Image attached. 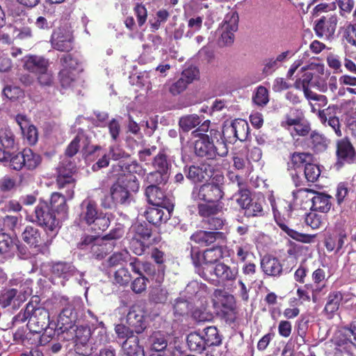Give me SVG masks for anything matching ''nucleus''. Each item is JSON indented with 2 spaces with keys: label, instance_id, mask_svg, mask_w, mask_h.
<instances>
[{
  "label": "nucleus",
  "instance_id": "nucleus-1",
  "mask_svg": "<svg viewBox=\"0 0 356 356\" xmlns=\"http://www.w3.org/2000/svg\"><path fill=\"white\" fill-rule=\"evenodd\" d=\"M79 218L81 223L86 224L96 233L105 231L110 225V215L98 208L97 202L88 197L79 205Z\"/></svg>",
  "mask_w": 356,
  "mask_h": 356
},
{
  "label": "nucleus",
  "instance_id": "nucleus-2",
  "mask_svg": "<svg viewBox=\"0 0 356 356\" xmlns=\"http://www.w3.org/2000/svg\"><path fill=\"white\" fill-rule=\"evenodd\" d=\"M39 298L32 297L24 310L14 317L17 322L24 323L29 320L28 325L35 332H41L49 326V314L44 307L38 306Z\"/></svg>",
  "mask_w": 356,
  "mask_h": 356
},
{
  "label": "nucleus",
  "instance_id": "nucleus-3",
  "mask_svg": "<svg viewBox=\"0 0 356 356\" xmlns=\"http://www.w3.org/2000/svg\"><path fill=\"white\" fill-rule=\"evenodd\" d=\"M60 217L56 216V213L50 208L47 202H40L35 207L34 214L30 221L36 223L44 229L50 238L45 242V245L51 244L52 239L58 234L60 228Z\"/></svg>",
  "mask_w": 356,
  "mask_h": 356
},
{
  "label": "nucleus",
  "instance_id": "nucleus-4",
  "mask_svg": "<svg viewBox=\"0 0 356 356\" xmlns=\"http://www.w3.org/2000/svg\"><path fill=\"white\" fill-rule=\"evenodd\" d=\"M129 234L131 235L133 243H139L140 247L134 250L138 255L142 254L146 248L160 241V237L152 233V227L146 222L133 225L130 227Z\"/></svg>",
  "mask_w": 356,
  "mask_h": 356
},
{
  "label": "nucleus",
  "instance_id": "nucleus-5",
  "mask_svg": "<svg viewBox=\"0 0 356 356\" xmlns=\"http://www.w3.org/2000/svg\"><path fill=\"white\" fill-rule=\"evenodd\" d=\"M194 149L197 156L205 157L207 159H214L216 156L222 157L228 152L224 142L218 141L217 145H214L207 134H202L195 142Z\"/></svg>",
  "mask_w": 356,
  "mask_h": 356
},
{
  "label": "nucleus",
  "instance_id": "nucleus-6",
  "mask_svg": "<svg viewBox=\"0 0 356 356\" xmlns=\"http://www.w3.org/2000/svg\"><path fill=\"white\" fill-rule=\"evenodd\" d=\"M64 305L58 316V325L61 332H70L75 327V323L79 318L81 303L78 300L69 301L68 298H62Z\"/></svg>",
  "mask_w": 356,
  "mask_h": 356
},
{
  "label": "nucleus",
  "instance_id": "nucleus-7",
  "mask_svg": "<svg viewBox=\"0 0 356 356\" xmlns=\"http://www.w3.org/2000/svg\"><path fill=\"white\" fill-rule=\"evenodd\" d=\"M24 68L36 74L38 81L42 86H49L51 82V75L48 72L49 60L42 56L29 55L23 60Z\"/></svg>",
  "mask_w": 356,
  "mask_h": 356
},
{
  "label": "nucleus",
  "instance_id": "nucleus-8",
  "mask_svg": "<svg viewBox=\"0 0 356 356\" xmlns=\"http://www.w3.org/2000/svg\"><path fill=\"white\" fill-rule=\"evenodd\" d=\"M61 69L58 76L63 87L72 86V83L75 80L74 72H81L83 70L81 60L72 54L63 55L60 58Z\"/></svg>",
  "mask_w": 356,
  "mask_h": 356
},
{
  "label": "nucleus",
  "instance_id": "nucleus-9",
  "mask_svg": "<svg viewBox=\"0 0 356 356\" xmlns=\"http://www.w3.org/2000/svg\"><path fill=\"white\" fill-rule=\"evenodd\" d=\"M338 350L353 355L356 351V318L348 325L343 326L335 338Z\"/></svg>",
  "mask_w": 356,
  "mask_h": 356
},
{
  "label": "nucleus",
  "instance_id": "nucleus-10",
  "mask_svg": "<svg viewBox=\"0 0 356 356\" xmlns=\"http://www.w3.org/2000/svg\"><path fill=\"white\" fill-rule=\"evenodd\" d=\"M196 273L206 280L215 281V278H219L222 281L235 279L236 271L231 269L228 266L218 263L214 265L209 264L203 269L197 268Z\"/></svg>",
  "mask_w": 356,
  "mask_h": 356
},
{
  "label": "nucleus",
  "instance_id": "nucleus-11",
  "mask_svg": "<svg viewBox=\"0 0 356 356\" xmlns=\"http://www.w3.org/2000/svg\"><path fill=\"white\" fill-rule=\"evenodd\" d=\"M221 187L215 184H204L193 187L191 198L195 201H204L208 203H217L223 197Z\"/></svg>",
  "mask_w": 356,
  "mask_h": 356
},
{
  "label": "nucleus",
  "instance_id": "nucleus-12",
  "mask_svg": "<svg viewBox=\"0 0 356 356\" xmlns=\"http://www.w3.org/2000/svg\"><path fill=\"white\" fill-rule=\"evenodd\" d=\"M56 183L59 188H67V196L70 199L74 197L75 179L72 175L75 172V165L70 161H63L57 168Z\"/></svg>",
  "mask_w": 356,
  "mask_h": 356
},
{
  "label": "nucleus",
  "instance_id": "nucleus-13",
  "mask_svg": "<svg viewBox=\"0 0 356 356\" xmlns=\"http://www.w3.org/2000/svg\"><path fill=\"white\" fill-rule=\"evenodd\" d=\"M223 246L221 243L218 244L216 246L206 250L203 254L197 251L191 252V258L197 268H204L209 264L214 265L217 261L223 257Z\"/></svg>",
  "mask_w": 356,
  "mask_h": 356
},
{
  "label": "nucleus",
  "instance_id": "nucleus-14",
  "mask_svg": "<svg viewBox=\"0 0 356 356\" xmlns=\"http://www.w3.org/2000/svg\"><path fill=\"white\" fill-rule=\"evenodd\" d=\"M30 291H18L16 289H3L0 292V306L3 308L10 307L16 310L26 300Z\"/></svg>",
  "mask_w": 356,
  "mask_h": 356
},
{
  "label": "nucleus",
  "instance_id": "nucleus-15",
  "mask_svg": "<svg viewBox=\"0 0 356 356\" xmlns=\"http://www.w3.org/2000/svg\"><path fill=\"white\" fill-rule=\"evenodd\" d=\"M338 23L337 15L327 14L315 21L314 30L316 35L321 38H332Z\"/></svg>",
  "mask_w": 356,
  "mask_h": 356
},
{
  "label": "nucleus",
  "instance_id": "nucleus-16",
  "mask_svg": "<svg viewBox=\"0 0 356 356\" xmlns=\"http://www.w3.org/2000/svg\"><path fill=\"white\" fill-rule=\"evenodd\" d=\"M213 305L216 309H224L231 312L230 318L227 319L229 323H234L235 316L234 309L235 307V300L232 295L225 290L216 289L212 295Z\"/></svg>",
  "mask_w": 356,
  "mask_h": 356
},
{
  "label": "nucleus",
  "instance_id": "nucleus-17",
  "mask_svg": "<svg viewBox=\"0 0 356 356\" xmlns=\"http://www.w3.org/2000/svg\"><path fill=\"white\" fill-rule=\"evenodd\" d=\"M238 29L237 18L227 16L224 22L218 28V33L220 38L218 44L220 47L230 46L234 41V32Z\"/></svg>",
  "mask_w": 356,
  "mask_h": 356
},
{
  "label": "nucleus",
  "instance_id": "nucleus-18",
  "mask_svg": "<svg viewBox=\"0 0 356 356\" xmlns=\"http://www.w3.org/2000/svg\"><path fill=\"white\" fill-rule=\"evenodd\" d=\"M126 323L136 334L143 333L147 327V321L145 312L138 306L130 308L126 316Z\"/></svg>",
  "mask_w": 356,
  "mask_h": 356
},
{
  "label": "nucleus",
  "instance_id": "nucleus-19",
  "mask_svg": "<svg viewBox=\"0 0 356 356\" xmlns=\"http://www.w3.org/2000/svg\"><path fill=\"white\" fill-rule=\"evenodd\" d=\"M275 220L280 228L293 239L304 243H310L314 241L316 235L300 233L289 228L281 218V212L273 206Z\"/></svg>",
  "mask_w": 356,
  "mask_h": 356
},
{
  "label": "nucleus",
  "instance_id": "nucleus-20",
  "mask_svg": "<svg viewBox=\"0 0 356 356\" xmlns=\"http://www.w3.org/2000/svg\"><path fill=\"white\" fill-rule=\"evenodd\" d=\"M145 195L148 203L152 206L162 207V208L173 211L174 205L157 186H148L145 189Z\"/></svg>",
  "mask_w": 356,
  "mask_h": 356
},
{
  "label": "nucleus",
  "instance_id": "nucleus-21",
  "mask_svg": "<svg viewBox=\"0 0 356 356\" xmlns=\"http://www.w3.org/2000/svg\"><path fill=\"white\" fill-rule=\"evenodd\" d=\"M51 46L60 51H69L72 49V35L70 31L59 29L51 36Z\"/></svg>",
  "mask_w": 356,
  "mask_h": 356
},
{
  "label": "nucleus",
  "instance_id": "nucleus-22",
  "mask_svg": "<svg viewBox=\"0 0 356 356\" xmlns=\"http://www.w3.org/2000/svg\"><path fill=\"white\" fill-rule=\"evenodd\" d=\"M184 171L186 178L193 182L203 181L213 175L211 166L204 164L200 166L185 167Z\"/></svg>",
  "mask_w": 356,
  "mask_h": 356
},
{
  "label": "nucleus",
  "instance_id": "nucleus-23",
  "mask_svg": "<svg viewBox=\"0 0 356 356\" xmlns=\"http://www.w3.org/2000/svg\"><path fill=\"white\" fill-rule=\"evenodd\" d=\"M336 152L338 161L341 163H352L356 155L354 147L347 138L337 141Z\"/></svg>",
  "mask_w": 356,
  "mask_h": 356
},
{
  "label": "nucleus",
  "instance_id": "nucleus-24",
  "mask_svg": "<svg viewBox=\"0 0 356 356\" xmlns=\"http://www.w3.org/2000/svg\"><path fill=\"white\" fill-rule=\"evenodd\" d=\"M191 239L201 245H209L211 243L218 241V244L223 243L225 235L220 232H207L199 230L194 233Z\"/></svg>",
  "mask_w": 356,
  "mask_h": 356
},
{
  "label": "nucleus",
  "instance_id": "nucleus-25",
  "mask_svg": "<svg viewBox=\"0 0 356 356\" xmlns=\"http://www.w3.org/2000/svg\"><path fill=\"white\" fill-rule=\"evenodd\" d=\"M347 234L344 231L327 232L325 235L324 245L328 252H338L343 248Z\"/></svg>",
  "mask_w": 356,
  "mask_h": 356
},
{
  "label": "nucleus",
  "instance_id": "nucleus-26",
  "mask_svg": "<svg viewBox=\"0 0 356 356\" xmlns=\"http://www.w3.org/2000/svg\"><path fill=\"white\" fill-rule=\"evenodd\" d=\"M172 211L162 208V207L152 206L145 211L147 220L154 225L159 226L170 219Z\"/></svg>",
  "mask_w": 356,
  "mask_h": 356
},
{
  "label": "nucleus",
  "instance_id": "nucleus-27",
  "mask_svg": "<svg viewBox=\"0 0 356 356\" xmlns=\"http://www.w3.org/2000/svg\"><path fill=\"white\" fill-rule=\"evenodd\" d=\"M70 200L65 195H63L58 192H54L51 194L50 198V208L60 217L61 219H65L67 216L68 206L66 203L67 200Z\"/></svg>",
  "mask_w": 356,
  "mask_h": 356
},
{
  "label": "nucleus",
  "instance_id": "nucleus-28",
  "mask_svg": "<svg viewBox=\"0 0 356 356\" xmlns=\"http://www.w3.org/2000/svg\"><path fill=\"white\" fill-rule=\"evenodd\" d=\"M318 118L322 124L332 127L337 136L341 137L342 136L339 120L335 116V114L330 107L319 110L318 112Z\"/></svg>",
  "mask_w": 356,
  "mask_h": 356
},
{
  "label": "nucleus",
  "instance_id": "nucleus-29",
  "mask_svg": "<svg viewBox=\"0 0 356 356\" xmlns=\"http://www.w3.org/2000/svg\"><path fill=\"white\" fill-rule=\"evenodd\" d=\"M261 267L265 274L277 277L282 273L283 267L280 260L270 255H265L261 261Z\"/></svg>",
  "mask_w": 356,
  "mask_h": 356
},
{
  "label": "nucleus",
  "instance_id": "nucleus-30",
  "mask_svg": "<svg viewBox=\"0 0 356 356\" xmlns=\"http://www.w3.org/2000/svg\"><path fill=\"white\" fill-rule=\"evenodd\" d=\"M51 271L54 276L63 279L60 283L64 286L65 280L73 276L76 270L74 266L70 263L58 261L52 264Z\"/></svg>",
  "mask_w": 356,
  "mask_h": 356
},
{
  "label": "nucleus",
  "instance_id": "nucleus-31",
  "mask_svg": "<svg viewBox=\"0 0 356 356\" xmlns=\"http://www.w3.org/2000/svg\"><path fill=\"white\" fill-rule=\"evenodd\" d=\"M265 204L264 195H253L246 204V217H260L264 215L263 205Z\"/></svg>",
  "mask_w": 356,
  "mask_h": 356
},
{
  "label": "nucleus",
  "instance_id": "nucleus-32",
  "mask_svg": "<svg viewBox=\"0 0 356 356\" xmlns=\"http://www.w3.org/2000/svg\"><path fill=\"white\" fill-rule=\"evenodd\" d=\"M111 197L113 203L115 204H128L131 201L129 191L119 183H115L111 186Z\"/></svg>",
  "mask_w": 356,
  "mask_h": 356
},
{
  "label": "nucleus",
  "instance_id": "nucleus-33",
  "mask_svg": "<svg viewBox=\"0 0 356 356\" xmlns=\"http://www.w3.org/2000/svg\"><path fill=\"white\" fill-rule=\"evenodd\" d=\"M22 240L30 247L39 248L42 242L40 230L31 225H27L22 233Z\"/></svg>",
  "mask_w": 356,
  "mask_h": 356
},
{
  "label": "nucleus",
  "instance_id": "nucleus-34",
  "mask_svg": "<svg viewBox=\"0 0 356 356\" xmlns=\"http://www.w3.org/2000/svg\"><path fill=\"white\" fill-rule=\"evenodd\" d=\"M186 342L188 348L197 353H202L207 347L202 334L198 332L190 333L187 336Z\"/></svg>",
  "mask_w": 356,
  "mask_h": 356
},
{
  "label": "nucleus",
  "instance_id": "nucleus-35",
  "mask_svg": "<svg viewBox=\"0 0 356 356\" xmlns=\"http://www.w3.org/2000/svg\"><path fill=\"white\" fill-rule=\"evenodd\" d=\"M302 75L296 79L294 86L296 89H309L318 83L319 76L312 72H301Z\"/></svg>",
  "mask_w": 356,
  "mask_h": 356
},
{
  "label": "nucleus",
  "instance_id": "nucleus-36",
  "mask_svg": "<svg viewBox=\"0 0 356 356\" xmlns=\"http://www.w3.org/2000/svg\"><path fill=\"white\" fill-rule=\"evenodd\" d=\"M332 197L322 193H316V195L312 198V209L321 213H327L331 208Z\"/></svg>",
  "mask_w": 356,
  "mask_h": 356
},
{
  "label": "nucleus",
  "instance_id": "nucleus-37",
  "mask_svg": "<svg viewBox=\"0 0 356 356\" xmlns=\"http://www.w3.org/2000/svg\"><path fill=\"white\" fill-rule=\"evenodd\" d=\"M139 339L136 336L133 339L124 340L122 348L127 356H145L143 348L139 346Z\"/></svg>",
  "mask_w": 356,
  "mask_h": 356
},
{
  "label": "nucleus",
  "instance_id": "nucleus-38",
  "mask_svg": "<svg viewBox=\"0 0 356 356\" xmlns=\"http://www.w3.org/2000/svg\"><path fill=\"white\" fill-rule=\"evenodd\" d=\"M309 140L310 146L314 152H322L327 148L329 140L316 130L310 132Z\"/></svg>",
  "mask_w": 356,
  "mask_h": 356
},
{
  "label": "nucleus",
  "instance_id": "nucleus-39",
  "mask_svg": "<svg viewBox=\"0 0 356 356\" xmlns=\"http://www.w3.org/2000/svg\"><path fill=\"white\" fill-rule=\"evenodd\" d=\"M199 74V70L196 67L190 66L188 68L185 69L181 74L180 78L175 83V87L177 89H185L188 84L193 82Z\"/></svg>",
  "mask_w": 356,
  "mask_h": 356
},
{
  "label": "nucleus",
  "instance_id": "nucleus-40",
  "mask_svg": "<svg viewBox=\"0 0 356 356\" xmlns=\"http://www.w3.org/2000/svg\"><path fill=\"white\" fill-rule=\"evenodd\" d=\"M304 118L305 115L301 109L293 108L284 115V119L280 122V126L284 129H289L293 124L302 121Z\"/></svg>",
  "mask_w": 356,
  "mask_h": 356
},
{
  "label": "nucleus",
  "instance_id": "nucleus-41",
  "mask_svg": "<svg viewBox=\"0 0 356 356\" xmlns=\"http://www.w3.org/2000/svg\"><path fill=\"white\" fill-rule=\"evenodd\" d=\"M75 329L74 327L71 330L74 332L75 347L79 346L81 348V346H85L88 343L91 338L92 332L90 327L88 325H81L79 326L75 325Z\"/></svg>",
  "mask_w": 356,
  "mask_h": 356
},
{
  "label": "nucleus",
  "instance_id": "nucleus-42",
  "mask_svg": "<svg viewBox=\"0 0 356 356\" xmlns=\"http://www.w3.org/2000/svg\"><path fill=\"white\" fill-rule=\"evenodd\" d=\"M169 335L163 332L157 331L152 334L149 337L152 350L159 353L165 349L168 346Z\"/></svg>",
  "mask_w": 356,
  "mask_h": 356
},
{
  "label": "nucleus",
  "instance_id": "nucleus-43",
  "mask_svg": "<svg viewBox=\"0 0 356 356\" xmlns=\"http://www.w3.org/2000/svg\"><path fill=\"white\" fill-rule=\"evenodd\" d=\"M152 165L154 170L168 172L171 167V162L164 149L160 150L153 158Z\"/></svg>",
  "mask_w": 356,
  "mask_h": 356
},
{
  "label": "nucleus",
  "instance_id": "nucleus-44",
  "mask_svg": "<svg viewBox=\"0 0 356 356\" xmlns=\"http://www.w3.org/2000/svg\"><path fill=\"white\" fill-rule=\"evenodd\" d=\"M191 300L186 297L180 296L175 300L172 304L173 313L175 316H183L188 314L192 309Z\"/></svg>",
  "mask_w": 356,
  "mask_h": 356
},
{
  "label": "nucleus",
  "instance_id": "nucleus-45",
  "mask_svg": "<svg viewBox=\"0 0 356 356\" xmlns=\"http://www.w3.org/2000/svg\"><path fill=\"white\" fill-rule=\"evenodd\" d=\"M10 161V166L15 170H20L24 168V149L16 154H12L9 151L3 152V156H0V161Z\"/></svg>",
  "mask_w": 356,
  "mask_h": 356
},
{
  "label": "nucleus",
  "instance_id": "nucleus-46",
  "mask_svg": "<svg viewBox=\"0 0 356 356\" xmlns=\"http://www.w3.org/2000/svg\"><path fill=\"white\" fill-rule=\"evenodd\" d=\"M343 298V294L340 291H335L330 292L327 296L324 311L327 314H333L339 309Z\"/></svg>",
  "mask_w": 356,
  "mask_h": 356
},
{
  "label": "nucleus",
  "instance_id": "nucleus-47",
  "mask_svg": "<svg viewBox=\"0 0 356 356\" xmlns=\"http://www.w3.org/2000/svg\"><path fill=\"white\" fill-rule=\"evenodd\" d=\"M202 334L207 347L221 344L222 338L216 327H207L202 330Z\"/></svg>",
  "mask_w": 356,
  "mask_h": 356
},
{
  "label": "nucleus",
  "instance_id": "nucleus-48",
  "mask_svg": "<svg viewBox=\"0 0 356 356\" xmlns=\"http://www.w3.org/2000/svg\"><path fill=\"white\" fill-rule=\"evenodd\" d=\"M286 130L289 131L291 136L294 138L296 136H307L312 131V127L310 122L305 120V118L302 121L293 124L291 129Z\"/></svg>",
  "mask_w": 356,
  "mask_h": 356
},
{
  "label": "nucleus",
  "instance_id": "nucleus-49",
  "mask_svg": "<svg viewBox=\"0 0 356 356\" xmlns=\"http://www.w3.org/2000/svg\"><path fill=\"white\" fill-rule=\"evenodd\" d=\"M316 211L312 209V211L307 213L305 218L306 225L313 229L321 227L324 225L326 220L325 214H319Z\"/></svg>",
  "mask_w": 356,
  "mask_h": 356
},
{
  "label": "nucleus",
  "instance_id": "nucleus-50",
  "mask_svg": "<svg viewBox=\"0 0 356 356\" xmlns=\"http://www.w3.org/2000/svg\"><path fill=\"white\" fill-rule=\"evenodd\" d=\"M41 162L42 157L40 154L29 148L24 149V168L29 170H33L40 165Z\"/></svg>",
  "mask_w": 356,
  "mask_h": 356
},
{
  "label": "nucleus",
  "instance_id": "nucleus-51",
  "mask_svg": "<svg viewBox=\"0 0 356 356\" xmlns=\"http://www.w3.org/2000/svg\"><path fill=\"white\" fill-rule=\"evenodd\" d=\"M201 120L200 117L196 114H192L180 118L179 120V125L184 132H188L198 126Z\"/></svg>",
  "mask_w": 356,
  "mask_h": 356
},
{
  "label": "nucleus",
  "instance_id": "nucleus-52",
  "mask_svg": "<svg viewBox=\"0 0 356 356\" xmlns=\"http://www.w3.org/2000/svg\"><path fill=\"white\" fill-rule=\"evenodd\" d=\"M166 289L156 286L152 289L149 293V300L154 304H165L168 298Z\"/></svg>",
  "mask_w": 356,
  "mask_h": 356
},
{
  "label": "nucleus",
  "instance_id": "nucleus-53",
  "mask_svg": "<svg viewBox=\"0 0 356 356\" xmlns=\"http://www.w3.org/2000/svg\"><path fill=\"white\" fill-rule=\"evenodd\" d=\"M291 162L293 168H298L312 161L313 155L307 152H295L291 154Z\"/></svg>",
  "mask_w": 356,
  "mask_h": 356
},
{
  "label": "nucleus",
  "instance_id": "nucleus-54",
  "mask_svg": "<svg viewBox=\"0 0 356 356\" xmlns=\"http://www.w3.org/2000/svg\"><path fill=\"white\" fill-rule=\"evenodd\" d=\"M17 242H18L17 238L11 237L6 233H0V254H6L13 251Z\"/></svg>",
  "mask_w": 356,
  "mask_h": 356
},
{
  "label": "nucleus",
  "instance_id": "nucleus-55",
  "mask_svg": "<svg viewBox=\"0 0 356 356\" xmlns=\"http://www.w3.org/2000/svg\"><path fill=\"white\" fill-rule=\"evenodd\" d=\"M169 178V173L163 172L159 170H155L153 172H149L147 175V181L150 185H159V184H165Z\"/></svg>",
  "mask_w": 356,
  "mask_h": 356
},
{
  "label": "nucleus",
  "instance_id": "nucleus-56",
  "mask_svg": "<svg viewBox=\"0 0 356 356\" xmlns=\"http://www.w3.org/2000/svg\"><path fill=\"white\" fill-rule=\"evenodd\" d=\"M304 173L308 182L314 183L320 177L321 170L318 165L309 162L305 164Z\"/></svg>",
  "mask_w": 356,
  "mask_h": 356
},
{
  "label": "nucleus",
  "instance_id": "nucleus-57",
  "mask_svg": "<svg viewBox=\"0 0 356 356\" xmlns=\"http://www.w3.org/2000/svg\"><path fill=\"white\" fill-rule=\"evenodd\" d=\"M143 271L147 275L152 276L158 282H161L164 274V268L163 266H159L158 273H156L155 266L152 264L147 261H143V264L142 265V272Z\"/></svg>",
  "mask_w": 356,
  "mask_h": 356
},
{
  "label": "nucleus",
  "instance_id": "nucleus-58",
  "mask_svg": "<svg viewBox=\"0 0 356 356\" xmlns=\"http://www.w3.org/2000/svg\"><path fill=\"white\" fill-rule=\"evenodd\" d=\"M129 256V253L127 250L115 252L108 259V266L110 267H115L119 265H122L124 263L127 261Z\"/></svg>",
  "mask_w": 356,
  "mask_h": 356
},
{
  "label": "nucleus",
  "instance_id": "nucleus-59",
  "mask_svg": "<svg viewBox=\"0 0 356 356\" xmlns=\"http://www.w3.org/2000/svg\"><path fill=\"white\" fill-rule=\"evenodd\" d=\"M115 332L118 338L121 339L128 340L136 337L135 332L127 324V325L123 323L117 324L115 326Z\"/></svg>",
  "mask_w": 356,
  "mask_h": 356
},
{
  "label": "nucleus",
  "instance_id": "nucleus-60",
  "mask_svg": "<svg viewBox=\"0 0 356 356\" xmlns=\"http://www.w3.org/2000/svg\"><path fill=\"white\" fill-rule=\"evenodd\" d=\"M131 280V275L127 268H120L114 273V280L120 286H127Z\"/></svg>",
  "mask_w": 356,
  "mask_h": 356
},
{
  "label": "nucleus",
  "instance_id": "nucleus-61",
  "mask_svg": "<svg viewBox=\"0 0 356 356\" xmlns=\"http://www.w3.org/2000/svg\"><path fill=\"white\" fill-rule=\"evenodd\" d=\"M86 140L85 135L81 132L78 133L76 137L72 140V141L70 143V145L67 146L65 153L66 154L72 157L74 156L79 150V143L81 141H85Z\"/></svg>",
  "mask_w": 356,
  "mask_h": 356
},
{
  "label": "nucleus",
  "instance_id": "nucleus-62",
  "mask_svg": "<svg viewBox=\"0 0 356 356\" xmlns=\"http://www.w3.org/2000/svg\"><path fill=\"white\" fill-rule=\"evenodd\" d=\"M197 208L198 213L203 217L215 215L219 211V207L216 203L199 204Z\"/></svg>",
  "mask_w": 356,
  "mask_h": 356
},
{
  "label": "nucleus",
  "instance_id": "nucleus-63",
  "mask_svg": "<svg viewBox=\"0 0 356 356\" xmlns=\"http://www.w3.org/2000/svg\"><path fill=\"white\" fill-rule=\"evenodd\" d=\"M9 29L10 32H12L13 38L26 40L32 37V31L29 27L17 29L15 26H10Z\"/></svg>",
  "mask_w": 356,
  "mask_h": 356
},
{
  "label": "nucleus",
  "instance_id": "nucleus-64",
  "mask_svg": "<svg viewBox=\"0 0 356 356\" xmlns=\"http://www.w3.org/2000/svg\"><path fill=\"white\" fill-rule=\"evenodd\" d=\"M148 280L144 275H140L136 277L131 284V290L137 294L142 293L147 289V283Z\"/></svg>",
  "mask_w": 356,
  "mask_h": 356
}]
</instances>
